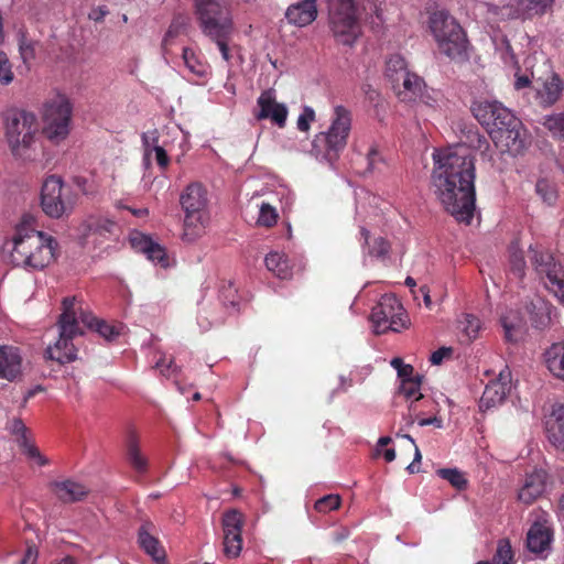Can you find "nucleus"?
<instances>
[{
  "mask_svg": "<svg viewBox=\"0 0 564 564\" xmlns=\"http://www.w3.org/2000/svg\"><path fill=\"white\" fill-rule=\"evenodd\" d=\"M511 389L510 371L506 368L496 380L490 381L481 395L480 408L489 410L501 404Z\"/></svg>",
  "mask_w": 564,
  "mask_h": 564,
  "instance_id": "19",
  "label": "nucleus"
},
{
  "mask_svg": "<svg viewBox=\"0 0 564 564\" xmlns=\"http://www.w3.org/2000/svg\"><path fill=\"white\" fill-rule=\"evenodd\" d=\"M552 534L542 523H534L527 534L528 549L533 553H542L550 547Z\"/></svg>",
  "mask_w": 564,
  "mask_h": 564,
  "instance_id": "32",
  "label": "nucleus"
},
{
  "mask_svg": "<svg viewBox=\"0 0 564 564\" xmlns=\"http://www.w3.org/2000/svg\"><path fill=\"white\" fill-rule=\"evenodd\" d=\"M542 124L554 140L564 141V110L545 116Z\"/></svg>",
  "mask_w": 564,
  "mask_h": 564,
  "instance_id": "39",
  "label": "nucleus"
},
{
  "mask_svg": "<svg viewBox=\"0 0 564 564\" xmlns=\"http://www.w3.org/2000/svg\"><path fill=\"white\" fill-rule=\"evenodd\" d=\"M370 321L376 334H383L388 330L400 332L408 325L404 308L393 295H383L380 299L372 308Z\"/></svg>",
  "mask_w": 564,
  "mask_h": 564,
  "instance_id": "12",
  "label": "nucleus"
},
{
  "mask_svg": "<svg viewBox=\"0 0 564 564\" xmlns=\"http://www.w3.org/2000/svg\"><path fill=\"white\" fill-rule=\"evenodd\" d=\"M288 108L276 101L273 89L264 90L257 99V109L253 116L257 120L270 119L278 127L283 128L288 118Z\"/></svg>",
  "mask_w": 564,
  "mask_h": 564,
  "instance_id": "18",
  "label": "nucleus"
},
{
  "mask_svg": "<svg viewBox=\"0 0 564 564\" xmlns=\"http://www.w3.org/2000/svg\"><path fill=\"white\" fill-rule=\"evenodd\" d=\"M514 77H516V80H514L516 89H523V88L528 87L531 83L530 76L527 74L516 73Z\"/></svg>",
  "mask_w": 564,
  "mask_h": 564,
  "instance_id": "63",
  "label": "nucleus"
},
{
  "mask_svg": "<svg viewBox=\"0 0 564 564\" xmlns=\"http://www.w3.org/2000/svg\"><path fill=\"white\" fill-rule=\"evenodd\" d=\"M78 308V322L86 325L88 328L95 329L101 337L107 340L116 339L122 330L121 325L109 324L105 321H98L90 313Z\"/></svg>",
  "mask_w": 564,
  "mask_h": 564,
  "instance_id": "30",
  "label": "nucleus"
},
{
  "mask_svg": "<svg viewBox=\"0 0 564 564\" xmlns=\"http://www.w3.org/2000/svg\"><path fill=\"white\" fill-rule=\"evenodd\" d=\"M546 481L547 474L542 469L527 475L518 491V500L524 505H532L545 492Z\"/></svg>",
  "mask_w": 564,
  "mask_h": 564,
  "instance_id": "21",
  "label": "nucleus"
},
{
  "mask_svg": "<svg viewBox=\"0 0 564 564\" xmlns=\"http://www.w3.org/2000/svg\"><path fill=\"white\" fill-rule=\"evenodd\" d=\"M351 112L346 107H334L332 122L326 132L315 135L312 144V153L317 160L332 162L337 153L347 144L351 129Z\"/></svg>",
  "mask_w": 564,
  "mask_h": 564,
  "instance_id": "5",
  "label": "nucleus"
},
{
  "mask_svg": "<svg viewBox=\"0 0 564 564\" xmlns=\"http://www.w3.org/2000/svg\"><path fill=\"white\" fill-rule=\"evenodd\" d=\"M265 265L268 270L280 279H289L291 276L288 259L282 253L270 252L265 257Z\"/></svg>",
  "mask_w": 564,
  "mask_h": 564,
  "instance_id": "38",
  "label": "nucleus"
},
{
  "mask_svg": "<svg viewBox=\"0 0 564 564\" xmlns=\"http://www.w3.org/2000/svg\"><path fill=\"white\" fill-rule=\"evenodd\" d=\"M131 246L139 252L147 253L148 249L151 248L152 240L141 234H133L130 237Z\"/></svg>",
  "mask_w": 564,
  "mask_h": 564,
  "instance_id": "54",
  "label": "nucleus"
},
{
  "mask_svg": "<svg viewBox=\"0 0 564 564\" xmlns=\"http://www.w3.org/2000/svg\"><path fill=\"white\" fill-rule=\"evenodd\" d=\"M315 120V111L311 107H305L297 118V129L308 131L311 123Z\"/></svg>",
  "mask_w": 564,
  "mask_h": 564,
  "instance_id": "53",
  "label": "nucleus"
},
{
  "mask_svg": "<svg viewBox=\"0 0 564 564\" xmlns=\"http://www.w3.org/2000/svg\"><path fill=\"white\" fill-rule=\"evenodd\" d=\"M360 234L364 238V245L367 247L370 256L380 258L388 253L389 245L382 237L373 238L371 241L370 234L365 228H361Z\"/></svg>",
  "mask_w": 564,
  "mask_h": 564,
  "instance_id": "40",
  "label": "nucleus"
},
{
  "mask_svg": "<svg viewBox=\"0 0 564 564\" xmlns=\"http://www.w3.org/2000/svg\"><path fill=\"white\" fill-rule=\"evenodd\" d=\"M145 256L150 261L160 264L161 267H167L165 251L160 245L152 242L151 248L148 249Z\"/></svg>",
  "mask_w": 564,
  "mask_h": 564,
  "instance_id": "52",
  "label": "nucleus"
},
{
  "mask_svg": "<svg viewBox=\"0 0 564 564\" xmlns=\"http://www.w3.org/2000/svg\"><path fill=\"white\" fill-rule=\"evenodd\" d=\"M243 516L236 509L227 511L223 517L224 554L228 558H236L242 550L241 530Z\"/></svg>",
  "mask_w": 564,
  "mask_h": 564,
  "instance_id": "17",
  "label": "nucleus"
},
{
  "mask_svg": "<svg viewBox=\"0 0 564 564\" xmlns=\"http://www.w3.org/2000/svg\"><path fill=\"white\" fill-rule=\"evenodd\" d=\"M232 29H228V25L225 24L220 28L219 32H212L208 30V36L218 47L223 59L230 64L232 57H234V50L235 47L230 45V37H231Z\"/></svg>",
  "mask_w": 564,
  "mask_h": 564,
  "instance_id": "33",
  "label": "nucleus"
},
{
  "mask_svg": "<svg viewBox=\"0 0 564 564\" xmlns=\"http://www.w3.org/2000/svg\"><path fill=\"white\" fill-rule=\"evenodd\" d=\"M41 208L52 219L68 217L75 209L78 195L58 175H48L41 187Z\"/></svg>",
  "mask_w": 564,
  "mask_h": 564,
  "instance_id": "9",
  "label": "nucleus"
},
{
  "mask_svg": "<svg viewBox=\"0 0 564 564\" xmlns=\"http://www.w3.org/2000/svg\"><path fill=\"white\" fill-rule=\"evenodd\" d=\"M183 59L185 66L191 73L198 77L207 75L208 67L197 58L196 54L191 48L186 47L183 50Z\"/></svg>",
  "mask_w": 564,
  "mask_h": 564,
  "instance_id": "42",
  "label": "nucleus"
},
{
  "mask_svg": "<svg viewBox=\"0 0 564 564\" xmlns=\"http://www.w3.org/2000/svg\"><path fill=\"white\" fill-rule=\"evenodd\" d=\"M393 88L401 101L412 102L421 97L424 82L416 74L410 72L399 83H394Z\"/></svg>",
  "mask_w": 564,
  "mask_h": 564,
  "instance_id": "27",
  "label": "nucleus"
},
{
  "mask_svg": "<svg viewBox=\"0 0 564 564\" xmlns=\"http://www.w3.org/2000/svg\"><path fill=\"white\" fill-rule=\"evenodd\" d=\"M512 550L508 540H501L498 543L496 554L494 556V564H511Z\"/></svg>",
  "mask_w": 564,
  "mask_h": 564,
  "instance_id": "49",
  "label": "nucleus"
},
{
  "mask_svg": "<svg viewBox=\"0 0 564 564\" xmlns=\"http://www.w3.org/2000/svg\"><path fill=\"white\" fill-rule=\"evenodd\" d=\"M152 156H154L158 165L165 170L170 164V158L165 150V143L161 144L159 148L153 150Z\"/></svg>",
  "mask_w": 564,
  "mask_h": 564,
  "instance_id": "56",
  "label": "nucleus"
},
{
  "mask_svg": "<svg viewBox=\"0 0 564 564\" xmlns=\"http://www.w3.org/2000/svg\"><path fill=\"white\" fill-rule=\"evenodd\" d=\"M453 352V349L449 347H442L435 350L430 358V361L433 365H441L445 358H448Z\"/></svg>",
  "mask_w": 564,
  "mask_h": 564,
  "instance_id": "58",
  "label": "nucleus"
},
{
  "mask_svg": "<svg viewBox=\"0 0 564 564\" xmlns=\"http://www.w3.org/2000/svg\"><path fill=\"white\" fill-rule=\"evenodd\" d=\"M437 475L447 480L456 489H464L467 486V479L465 475L457 468H442L438 469Z\"/></svg>",
  "mask_w": 564,
  "mask_h": 564,
  "instance_id": "44",
  "label": "nucleus"
},
{
  "mask_svg": "<svg viewBox=\"0 0 564 564\" xmlns=\"http://www.w3.org/2000/svg\"><path fill=\"white\" fill-rule=\"evenodd\" d=\"M527 310L535 327H544L551 321V305L540 296H535Z\"/></svg>",
  "mask_w": 564,
  "mask_h": 564,
  "instance_id": "34",
  "label": "nucleus"
},
{
  "mask_svg": "<svg viewBox=\"0 0 564 564\" xmlns=\"http://www.w3.org/2000/svg\"><path fill=\"white\" fill-rule=\"evenodd\" d=\"M400 392L406 398L413 401H419L423 398L421 393V377L416 376L414 380H405L400 384Z\"/></svg>",
  "mask_w": 564,
  "mask_h": 564,
  "instance_id": "46",
  "label": "nucleus"
},
{
  "mask_svg": "<svg viewBox=\"0 0 564 564\" xmlns=\"http://www.w3.org/2000/svg\"><path fill=\"white\" fill-rule=\"evenodd\" d=\"M533 270L544 288L564 305V268L554 254L540 245L529 247Z\"/></svg>",
  "mask_w": 564,
  "mask_h": 564,
  "instance_id": "10",
  "label": "nucleus"
},
{
  "mask_svg": "<svg viewBox=\"0 0 564 564\" xmlns=\"http://www.w3.org/2000/svg\"><path fill=\"white\" fill-rule=\"evenodd\" d=\"M545 431L550 443L564 452V404H554L545 417Z\"/></svg>",
  "mask_w": 564,
  "mask_h": 564,
  "instance_id": "22",
  "label": "nucleus"
},
{
  "mask_svg": "<svg viewBox=\"0 0 564 564\" xmlns=\"http://www.w3.org/2000/svg\"><path fill=\"white\" fill-rule=\"evenodd\" d=\"M328 25L337 43L351 46L361 33L358 0H327Z\"/></svg>",
  "mask_w": 564,
  "mask_h": 564,
  "instance_id": "7",
  "label": "nucleus"
},
{
  "mask_svg": "<svg viewBox=\"0 0 564 564\" xmlns=\"http://www.w3.org/2000/svg\"><path fill=\"white\" fill-rule=\"evenodd\" d=\"M433 187L438 200L459 223L470 224L475 212V166L467 145L433 153Z\"/></svg>",
  "mask_w": 564,
  "mask_h": 564,
  "instance_id": "1",
  "label": "nucleus"
},
{
  "mask_svg": "<svg viewBox=\"0 0 564 564\" xmlns=\"http://www.w3.org/2000/svg\"><path fill=\"white\" fill-rule=\"evenodd\" d=\"M128 456L131 465L139 471L144 470L147 459L142 456L135 441L131 440L128 448Z\"/></svg>",
  "mask_w": 564,
  "mask_h": 564,
  "instance_id": "50",
  "label": "nucleus"
},
{
  "mask_svg": "<svg viewBox=\"0 0 564 564\" xmlns=\"http://www.w3.org/2000/svg\"><path fill=\"white\" fill-rule=\"evenodd\" d=\"M51 490L63 502L82 500L89 491L85 485L70 479L52 482Z\"/></svg>",
  "mask_w": 564,
  "mask_h": 564,
  "instance_id": "28",
  "label": "nucleus"
},
{
  "mask_svg": "<svg viewBox=\"0 0 564 564\" xmlns=\"http://www.w3.org/2000/svg\"><path fill=\"white\" fill-rule=\"evenodd\" d=\"M564 90V83L560 76L552 73L540 87L536 88V98L541 106L551 107L556 104Z\"/></svg>",
  "mask_w": 564,
  "mask_h": 564,
  "instance_id": "26",
  "label": "nucleus"
},
{
  "mask_svg": "<svg viewBox=\"0 0 564 564\" xmlns=\"http://www.w3.org/2000/svg\"><path fill=\"white\" fill-rule=\"evenodd\" d=\"M4 141L17 158H25L36 142L37 118L22 109H8L2 113Z\"/></svg>",
  "mask_w": 564,
  "mask_h": 564,
  "instance_id": "3",
  "label": "nucleus"
},
{
  "mask_svg": "<svg viewBox=\"0 0 564 564\" xmlns=\"http://www.w3.org/2000/svg\"><path fill=\"white\" fill-rule=\"evenodd\" d=\"M139 543L141 547L153 557L154 561L161 562L164 558V552L160 547L159 541L156 538L150 534L149 525L145 524L141 527L139 531Z\"/></svg>",
  "mask_w": 564,
  "mask_h": 564,
  "instance_id": "36",
  "label": "nucleus"
},
{
  "mask_svg": "<svg viewBox=\"0 0 564 564\" xmlns=\"http://www.w3.org/2000/svg\"><path fill=\"white\" fill-rule=\"evenodd\" d=\"M279 214L276 209L269 203H262L259 207V216L257 218V225L261 227L270 228L278 221Z\"/></svg>",
  "mask_w": 564,
  "mask_h": 564,
  "instance_id": "45",
  "label": "nucleus"
},
{
  "mask_svg": "<svg viewBox=\"0 0 564 564\" xmlns=\"http://www.w3.org/2000/svg\"><path fill=\"white\" fill-rule=\"evenodd\" d=\"M401 437L408 440L409 442L412 443V445L414 446V459L413 462L406 467V469L409 470V473L411 474H414L416 471H419V467L416 466L417 464L421 463V459H422V455H421V452L417 447V445L415 444L414 440L408 435V434H403V435H400Z\"/></svg>",
  "mask_w": 564,
  "mask_h": 564,
  "instance_id": "57",
  "label": "nucleus"
},
{
  "mask_svg": "<svg viewBox=\"0 0 564 564\" xmlns=\"http://www.w3.org/2000/svg\"><path fill=\"white\" fill-rule=\"evenodd\" d=\"M22 357L13 346H0V379L15 380L21 375Z\"/></svg>",
  "mask_w": 564,
  "mask_h": 564,
  "instance_id": "25",
  "label": "nucleus"
},
{
  "mask_svg": "<svg viewBox=\"0 0 564 564\" xmlns=\"http://www.w3.org/2000/svg\"><path fill=\"white\" fill-rule=\"evenodd\" d=\"M115 228V223L108 218L102 217H88L79 226V231L83 237L91 235H105L111 232Z\"/></svg>",
  "mask_w": 564,
  "mask_h": 564,
  "instance_id": "35",
  "label": "nucleus"
},
{
  "mask_svg": "<svg viewBox=\"0 0 564 564\" xmlns=\"http://www.w3.org/2000/svg\"><path fill=\"white\" fill-rule=\"evenodd\" d=\"M510 253V267L511 271L518 276L522 278L525 271V260L523 257L522 249L519 247L518 242L511 243L509 248Z\"/></svg>",
  "mask_w": 564,
  "mask_h": 564,
  "instance_id": "43",
  "label": "nucleus"
},
{
  "mask_svg": "<svg viewBox=\"0 0 564 564\" xmlns=\"http://www.w3.org/2000/svg\"><path fill=\"white\" fill-rule=\"evenodd\" d=\"M491 139L500 153L512 158L523 155L531 145V135L518 118L516 122L494 129Z\"/></svg>",
  "mask_w": 564,
  "mask_h": 564,
  "instance_id": "13",
  "label": "nucleus"
},
{
  "mask_svg": "<svg viewBox=\"0 0 564 564\" xmlns=\"http://www.w3.org/2000/svg\"><path fill=\"white\" fill-rule=\"evenodd\" d=\"M107 14L108 9L105 6H100L91 9V11L88 14V18L95 22H101Z\"/></svg>",
  "mask_w": 564,
  "mask_h": 564,
  "instance_id": "61",
  "label": "nucleus"
},
{
  "mask_svg": "<svg viewBox=\"0 0 564 564\" xmlns=\"http://www.w3.org/2000/svg\"><path fill=\"white\" fill-rule=\"evenodd\" d=\"M142 142L144 148V160L145 162H149L152 158L153 150L162 144L159 140V131L153 129L144 132L142 134Z\"/></svg>",
  "mask_w": 564,
  "mask_h": 564,
  "instance_id": "47",
  "label": "nucleus"
},
{
  "mask_svg": "<svg viewBox=\"0 0 564 564\" xmlns=\"http://www.w3.org/2000/svg\"><path fill=\"white\" fill-rule=\"evenodd\" d=\"M429 28L440 52L453 61L467 57L468 41L459 23L444 10L433 12L429 18Z\"/></svg>",
  "mask_w": 564,
  "mask_h": 564,
  "instance_id": "4",
  "label": "nucleus"
},
{
  "mask_svg": "<svg viewBox=\"0 0 564 564\" xmlns=\"http://www.w3.org/2000/svg\"><path fill=\"white\" fill-rule=\"evenodd\" d=\"M544 364L555 379L564 382V341L555 343L545 350Z\"/></svg>",
  "mask_w": 564,
  "mask_h": 564,
  "instance_id": "31",
  "label": "nucleus"
},
{
  "mask_svg": "<svg viewBox=\"0 0 564 564\" xmlns=\"http://www.w3.org/2000/svg\"><path fill=\"white\" fill-rule=\"evenodd\" d=\"M180 204L185 214L183 237L194 241L209 220L207 189L198 182L188 184L180 195Z\"/></svg>",
  "mask_w": 564,
  "mask_h": 564,
  "instance_id": "6",
  "label": "nucleus"
},
{
  "mask_svg": "<svg viewBox=\"0 0 564 564\" xmlns=\"http://www.w3.org/2000/svg\"><path fill=\"white\" fill-rule=\"evenodd\" d=\"M398 376L401 379V382L405 380L416 379V376H414L413 367L408 364H405L404 367H402V369H399Z\"/></svg>",
  "mask_w": 564,
  "mask_h": 564,
  "instance_id": "62",
  "label": "nucleus"
},
{
  "mask_svg": "<svg viewBox=\"0 0 564 564\" xmlns=\"http://www.w3.org/2000/svg\"><path fill=\"white\" fill-rule=\"evenodd\" d=\"M471 111L478 122L486 127L491 134L494 129L502 128L509 122H516L517 117L496 100H476L471 105Z\"/></svg>",
  "mask_w": 564,
  "mask_h": 564,
  "instance_id": "15",
  "label": "nucleus"
},
{
  "mask_svg": "<svg viewBox=\"0 0 564 564\" xmlns=\"http://www.w3.org/2000/svg\"><path fill=\"white\" fill-rule=\"evenodd\" d=\"M288 22L304 28L317 18L316 0H303L291 4L285 12Z\"/></svg>",
  "mask_w": 564,
  "mask_h": 564,
  "instance_id": "23",
  "label": "nucleus"
},
{
  "mask_svg": "<svg viewBox=\"0 0 564 564\" xmlns=\"http://www.w3.org/2000/svg\"><path fill=\"white\" fill-rule=\"evenodd\" d=\"M58 327L59 337L54 345L47 347L46 356L48 359L59 364L72 362L77 358L73 338L83 334L79 327L78 308L75 299H64Z\"/></svg>",
  "mask_w": 564,
  "mask_h": 564,
  "instance_id": "8",
  "label": "nucleus"
},
{
  "mask_svg": "<svg viewBox=\"0 0 564 564\" xmlns=\"http://www.w3.org/2000/svg\"><path fill=\"white\" fill-rule=\"evenodd\" d=\"M39 551L35 545H28L25 554L20 564H35L37 561Z\"/></svg>",
  "mask_w": 564,
  "mask_h": 564,
  "instance_id": "59",
  "label": "nucleus"
},
{
  "mask_svg": "<svg viewBox=\"0 0 564 564\" xmlns=\"http://www.w3.org/2000/svg\"><path fill=\"white\" fill-rule=\"evenodd\" d=\"M505 338L510 343H519L527 333L525 321L518 311L510 310L501 316Z\"/></svg>",
  "mask_w": 564,
  "mask_h": 564,
  "instance_id": "29",
  "label": "nucleus"
},
{
  "mask_svg": "<svg viewBox=\"0 0 564 564\" xmlns=\"http://www.w3.org/2000/svg\"><path fill=\"white\" fill-rule=\"evenodd\" d=\"M3 248L14 267L33 272L42 271L56 261L58 242L52 235L23 220L15 226Z\"/></svg>",
  "mask_w": 564,
  "mask_h": 564,
  "instance_id": "2",
  "label": "nucleus"
},
{
  "mask_svg": "<svg viewBox=\"0 0 564 564\" xmlns=\"http://www.w3.org/2000/svg\"><path fill=\"white\" fill-rule=\"evenodd\" d=\"M553 4V0H508L502 8V17L532 18L546 12Z\"/></svg>",
  "mask_w": 564,
  "mask_h": 564,
  "instance_id": "20",
  "label": "nucleus"
},
{
  "mask_svg": "<svg viewBox=\"0 0 564 564\" xmlns=\"http://www.w3.org/2000/svg\"><path fill=\"white\" fill-rule=\"evenodd\" d=\"M155 366H156V368H159L161 370V372L163 375L167 376V375L174 372V369H172V367H173L172 360L167 361L165 358H162L159 361H156Z\"/></svg>",
  "mask_w": 564,
  "mask_h": 564,
  "instance_id": "64",
  "label": "nucleus"
},
{
  "mask_svg": "<svg viewBox=\"0 0 564 564\" xmlns=\"http://www.w3.org/2000/svg\"><path fill=\"white\" fill-rule=\"evenodd\" d=\"M14 79L12 64L6 52L0 51V84L3 86L10 85Z\"/></svg>",
  "mask_w": 564,
  "mask_h": 564,
  "instance_id": "48",
  "label": "nucleus"
},
{
  "mask_svg": "<svg viewBox=\"0 0 564 564\" xmlns=\"http://www.w3.org/2000/svg\"><path fill=\"white\" fill-rule=\"evenodd\" d=\"M340 505V497L338 495H327L315 502V509L318 512H329L335 510Z\"/></svg>",
  "mask_w": 564,
  "mask_h": 564,
  "instance_id": "51",
  "label": "nucleus"
},
{
  "mask_svg": "<svg viewBox=\"0 0 564 564\" xmlns=\"http://www.w3.org/2000/svg\"><path fill=\"white\" fill-rule=\"evenodd\" d=\"M409 73L408 64L402 55L392 54L388 58L386 64V75L393 84L399 83L401 78Z\"/></svg>",
  "mask_w": 564,
  "mask_h": 564,
  "instance_id": "37",
  "label": "nucleus"
},
{
  "mask_svg": "<svg viewBox=\"0 0 564 564\" xmlns=\"http://www.w3.org/2000/svg\"><path fill=\"white\" fill-rule=\"evenodd\" d=\"M471 111L478 122L486 127L491 134L494 129L502 128L509 122H516L517 117L496 100H476L471 105Z\"/></svg>",
  "mask_w": 564,
  "mask_h": 564,
  "instance_id": "16",
  "label": "nucleus"
},
{
  "mask_svg": "<svg viewBox=\"0 0 564 564\" xmlns=\"http://www.w3.org/2000/svg\"><path fill=\"white\" fill-rule=\"evenodd\" d=\"M196 14L203 33L219 32L225 24L232 29L229 7L219 0H194Z\"/></svg>",
  "mask_w": 564,
  "mask_h": 564,
  "instance_id": "14",
  "label": "nucleus"
},
{
  "mask_svg": "<svg viewBox=\"0 0 564 564\" xmlns=\"http://www.w3.org/2000/svg\"><path fill=\"white\" fill-rule=\"evenodd\" d=\"M9 429L11 433L17 436L18 445L23 454L32 459L37 466H45L48 463L47 458L40 453L39 448L26 436L28 430L21 420H12Z\"/></svg>",
  "mask_w": 564,
  "mask_h": 564,
  "instance_id": "24",
  "label": "nucleus"
},
{
  "mask_svg": "<svg viewBox=\"0 0 564 564\" xmlns=\"http://www.w3.org/2000/svg\"><path fill=\"white\" fill-rule=\"evenodd\" d=\"M44 137L53 144L65 141L70 133L72 104L64 95H56L43 105Z\"/></svg>",
  "mask_w": 564,
  "mask_h": 564,
  "instance_id": "11",
  "label": "nucleus"
},
{
  "mask_svg": "<svg viewBox=\"0 0 564 564\" xmlns=\"http://www.w3.org/2000/svg\"><path fill=\"white\" fill-rule=\"evenodd\" d=\"M536 192L547 204H552L555 199V193L545 181H539L536 183Z\"/></svg>",
  "mask_w": 564,
  "mask_h": 564,
  "instance_id": "55",
  "label": "nucleus"
},
{
  "mask_svg": "<svg viewBox=\"0 0 564 564\" xmlns=\"http://www.w3.org/2000/svg\"><path fill=\"white\" fill-rule=\"evenodd\" d=\"M458 328L467 340H473L477 338L481 329V323L476 316L464 314L458 321Z\"/></svg>",
  "mask_w": 564,
  "mask_h": 564,
  "instance_id": "41",
  "label": "nucleus"
},
{
  "mask_svg": "<svg viewBox=\"0 0 564 564\" xmlns=\"http://www.w3.org/2000/svg\"><path fill=\"white\" fill-rule=\"evenodd\" d=\"M368 166L370 171L378 169V164L382 161L379 151L371 148L367 154Z\"/></svg>",
  "mask_w": 564,
  "mask_h": 564,
  "instance_id": "60",
  "label": "nucleus"
}]
</instances>
